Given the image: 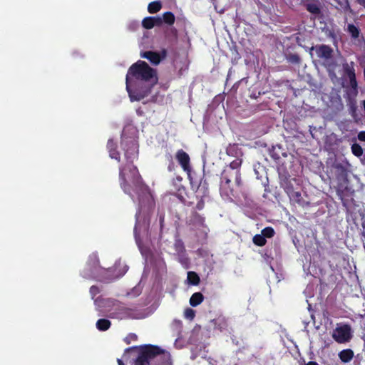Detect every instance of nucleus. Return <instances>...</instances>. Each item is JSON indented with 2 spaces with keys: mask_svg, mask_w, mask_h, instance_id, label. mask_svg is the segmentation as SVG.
Segmentation results:
<instances>
[{
  "mask_svg": "<svg viewBox=\"0 0 365 365\" xmlns=\"http://www.w3.org/2000/svg\"><path fill=\"white\" fill-rule=\"evenodd\" d=\"M120 143L124 150L126 163L119 167L120 186L125 193L131 195L133 191L138 195L139 208L135 214L136 222L134 227V235L138 241V229L140 225V219L143 218L149 225L150 216L155 207V200L149 187L143 182L138 168L133 164L134 160L138 157V145L136 140L133 138L122 135Z\"/></svg>",
  "mask_w": 365,
  "mask_h": 365,
  "instance_id": "f257e3e1",
  "label": "nucleus"
},
{
  "mask_svg": "<svg viewBox=\"0 0 365 365\" xmlns=\"http://www.w3.org/2000/svg\"><path fill=\"white\" fill-rule=\"evenodd\" d=\"M128 352L136 354L132 365H172L170 352L158 345L147 344L128 347L125 350L124 358Z\"/></svg>",
  "mask_w": 365,
  "mask_h": 365,
  "instance_id": "f03ea898",
  "label": "nucleus"
},
{
  "mask_svg": "<svg viewBox=\"0 0 365 365\" xmlns=\"http://www.w3.org/2000/svg\"><path fill=\"white\" fill-rule=\"evenodd\" d=\"M130 78L145 82L152 81V80L156 82L158 79L156 70L151 68L145 61L139 60L136 63H133L128 71L125 83L126 89L130 98L135 101H140L147 96L150 92V88H147L143 91L135 90L133 91V94H132V91L130 88Z\"/></svg>",
  "mask_w": 365,
  "mask_h": 365,
  "instance_id": "7ed1b4c3",
  "label": "nucleus"
},
{
  "mask_svg": "<svg viewBox=\"0 0 365 365\" xmlns=\"http://www.w3.org/2000/svg\"><path fill=\"white\" fill-rule=\"evenodd\" d=\"M241 165L242 160L237 158L230 163L229 166L224 170L222 174L221 190L227 195H235L234 190L230 186L231 178H233L235 179V185L237 187L241 188L242 187L240 173Z\"/></svg>",
  "mask_w": 365,
  "mask_h": 365,
  "instance_id": "20e7f679",
  "label": "nucleus"
},
{
  "mask_svg": "<svg viewBox=\"0 0 365 365\" xmlns=\"http://www.w3.org/2000/svg\"><path fill=\"white\" fill-rule=\"evenodd\" d=\"M204 177V173L198 175L196 172L187 177L191 188L197 193V198L198 196H202V198H204L209 194L208 182Z\"/></svg>",
  "mask_w": 365,
  "mask_h": 365,
  "instance_id": "39448f33",
  "label": "nucleus"
},
{
  "mask_svg": "<svg viewBox=\"0 0 365 365\" xmlns=\"http://www.w3.org/2000/svg\"><path fill=\"white\" fill-rule=\"evenodd\" d=\"M352 337L351 327L349 324H337L332 334V338L339 344L349 342Z\"/></svg>",
  "mask_w": 365,
  "mask_h": 365,
  "instance_id": "423d86ee",
  "label": "nucleus"
},
{
  "mask_svg": "<svg viewBox=\"0 0 365 365\" xmlns=\"http://www.w3.org/2000/svg\"><path fill=\"white\" fill-rule=\"evenodd\" d=\"M175 158L181 166L182 169L187 173V177L195 172L192 170L190 156L185 150L182 149L178 150L176 152Z\"/></svg>",
  "mask_w": 365,
  "mask_h": 365,
  "instance_id": "0eeeda50",
  "label": "nucleus"
},
{
  "mask_svg": "<svg viewBox=\"0 0 365 365\" xmlns=\"http://www.w3.org/2000/svg\"><path fill=\"white\" fill-rule=\"evenodd\" d=\"M119 311L120 314H121V319H140L145 317L144 313L137 308L122 307Z\"/></svg>",
  "mask_w": 365,
  "mask_h": 365,
  "instance_id": "6e6552de",
  "label": "nucleus"
},
{
  "mask_svg": "<svg viewBox=\"0 0 365 365\" xmlns=\"http://www.w3.org/2000/svg\"><path fill=\"white\" fill-rule=\"evenodd\" d=\"M311 50H314L317 57L319 58L328 60L331 58L333 56V49L331 48V46L326 44L312 46Z\"/></svg>",
  "mask_w": 365,
  "mask_h": 365,
  "instance_id": "1a4fd4ad",
  "label": "nucleus"
},
{
  "mask_svg": "<svg viewBox=\"0 0 365 365\" xmlns=\"http://www.w3.org/2000/svg\"><path fill=\"white\" fill-rule=\"evenodd\" d=\"M163 24V19L160 16H148L143 19L142 26L146 29H151L154 26H160Z\"/></svg>",
  "mask_w": 365,
  "mask_h": 365,
  "instance_id": "9d476101",
  "label": "nucleus"
},
{
  "mask_svg": "<svg viewBox=\"0 0 365 365\" xmlns=\"http://www.w3.org/2000/svg\"><path fill=\"white\" fill-rule=\"evenodd\" d=\"M140 56L143 58L148 59L153 65L157 66L160 61V55L159 53L152 51H147L142 52Z\"/></svg>",
  "mask_w": 365,
  "mask_h": 365,
  "instance_id": "9b49d317",
  "label": "nucleus"
},
{
  "mask_svg": "<svg viewBox=\"0 0 365 365\" xmlns=\"http://www.w3.org/2000/svg\"><path fill=\"white\" fill-rule=\"evenodd\" d=\"M175 195L185 205L191 206L194 204V201L190 200V197L187 195L184 186L179 187Z\"/></svg>",
  "mask_w": 365,
  "mask_h": 365,
  "instance_id": "f8f14e48",
  "label": "nucleus"
},
{
  "mask_svg": "<svg viewBox=\"0 0 365 365\" xmlns=\"http://www.w3.org/2000/svg\"><path fill=\"white\" fill-rule=\"evenodd\" d=\"M117 144L113 139H109L107 143V149L109 153V156L116 160L118 162L120 160V153L117 150Z\"/></svg>",
  "mask_w": 365,
  "mask_h": 365,
  "instance_id": "ddd939ff",
  "label": "nucleus"
},
{
  "mask_svg": "<svg viewBox=\"0 0 365 365\" xmlns=\"http://www.w3.org/2000/svg\"><path fill=\"white\" fill-rule=\"evenodd\" d=\"M88 269L91 274H94L101 268L100 262L96 255H93L89 257L88 264Z\"/></svg>",
  "mask_w": 365,
  "mask_h": 365,
  "instance_id": "4468645a",
  "label": "nucleus"
},
{
  "mask_svg": "<svg viewBox=\"0 0 365 365\" xmlns=\"http://www.w3.org/2000/svg\"><path fill=\"white\" fill-rule=\"evenodd\" d=\"M343 76L350 78L356 75L355 63L351 61L349 63L345 61L342 63Z\"/></svg>",
  "mask_w": 365,
  "mask_h": 365,
  "instance_id": "2eb2a0df",
  "label": "nucleus"
},
{
  "mask_svg": "<svg viewBox=\"0 0 365 365\" xmlns=\"http://www.w3.org/2000/svg\"><path fill=\"white\" fill-rule=\"evenodd\" d=\"M308 2L304 3V6L307 11L312 14L319 15L321 14V8L319 4L314 0H307Z\"/></svg>",
  "mask_w": 365,
  "mask_h": 365,
  "instance_id": "dca6fc26",
  "label": "nucleus"
},
{
  "mask_svg": "<svg viewBox=\"0 0 365 365\" xmlns=\"http://www.w3.org/2000/svg\"><path fill=\"white\" fill-rule=\"evenodd\" d=\"M338 356L341 362L349 363L353 359L354 352L351 349H346L339 351Z\"/></svg>",
  "mask_w": 365,
  "mask_h": 365,
  "instance_id": "f3484780",
  "label": "nucleus"
},
{
  "mask_svg": "<svg viewBox=\"0 0 365 365\" xmlns=\"http://www.w3.org/2000/svg\"><path fill=\"white\" fill-rule=\"evenodd\" d=\"M204 300V296L201 292H195L190 298V304L192 307H197Z\"/></svg>",
  "mask_w": 365,
  "mask_h": 365,
  "instance_id": "a211bd4d",
  "label": "nucleus"
},
{
  "mask_svg": "<svg viewBox=\"0 0 365 365\" xmlns=\"http://www.w3.org/2000/svg\"><path fill=\"white\" fill-rule=\"evenodd\" d=\"M190 221L194 225L203 226L205 223V217L196 211H192L190 216Z\"/></svg>",
  "mask_w": 365,
  "mask_h": 365,
  "instance_id": "6ab92c4d",
  "label": "nucleus"
},
{
  "mask_svg": "<svg viewBox=\"0 0 365 365\" xmlns=\"http://www.w3.org/2000/svg\"><path fill=\"white\" fill-rule=\"evenodd\" d=\"M111 325V322L106 319H100L96 322V328L101 331L108 330Z\"/></svg>",
  "mask_w": 365,
  "mask_h": 365,
  "instance_id": "aec40b11",
  "label": "nucleus"
},
{
  "mask_svg": "<svg viewBox=\"0 0 365 365\" xmlns=\"http://www.w3.org/2000/svg\"><path fill=\"white\" fill-rule=\"evenodd\" d=\"M292 181H296V179H287L284 180L283 182L282 183V187L284 188V191L287 195L290 194L294 190H295Z\"/></svg>",
  "mask_w": 365,
  "mask_h": 365,
  "instance_id": "412c9836",
  "label": "nucleus"
},
{
  "mask_svg": "<svg viewBox=\"0 0 365 365\" xmlns=\"http://www.w3.org/2000/svg\"><path fill=\"white\" fill-rule=\"evenodd\" d=\"M161 18L163 19V23L169 26L173 25L175 21V15L171 11L165 12Z\"/></svg>",
  "mask_w": 365,
  "mask_h": 365,
  "instance_id": "4be33fe9",
  "label": "nucleus"
},
{
  "mask_svg": "<svg viewBox=\"0 0 365 365\" xmlns=\"http://www.w3.org/2000/svg\"><path fill=\"white\" fill-rule=\"evenodd\" d=\"M347 31L352 38H358L360 35V29L353 24H349L347 26Z\"/></svg>",
  "mask_w": 365,
  "mask_h": 365,
  "instance_id": "5701e85b",
  "label": "nucleus"
},
{
  "mask_svg": "<svg viewBox=\"0 0 365 365\" xmlns=\"http://www.w3.org/2000/svg\"><path fill=\"white\" fill-rule=\"evenodd\" d=\"M187 281L192 285H197L200 282L199 275L192 271L187 272Z\"/></svg>",
  "mask_w": 365,
  "mask_h": 365,
  "instance_id": "b1692460",
  "label": "nucleus"
},
{
  "mask_svg": "<svg viewBox=\"0 0 365 365\" xmlns=\"http://www.w3.org/2000/svg\"><path fill=\"white\" fill-rule=\"evenodd\" d=\"M162 8V4L159 1H152L148 4V11L150 14H155Z\"/></svg>",
  "mask_w": 365,
  "mask_h": 365,
  "instance_id": "393cba45",
  "label": "nucleus"
},
{
  "mask_svg": "<svg viewBox=\"0 0 365 365\" xmlns=\"http://www.w3.org/2000/svg\"><path fill=\"white\" fill-rule=\"evenodd\" d=\"M339 6L340 10L343 12H351V8L349 4V0H334Z\"/></svg>",
  "mask_w": 365,
  "mask_h": 365,
  "instance_id": "a878e982",
  "label": "nucleus"
},
{
  "mask_svg": "<svg viewBox=\"0 0 365 365\" xmlns=\"http://www.w3.org/2000/svg\"><path fill=\"white\" fill-rule=\"evenodd\" d=\"M252 241L255 245H257L259 247H262V246L265 245L267 243L266 238L262 234L261 235H259V234L255 235L253 237Z\"/></svg>",
  "mask_w": 365,
  "mask_h": 365,
  "instance_id": "bb28decb",
  "label": "nucleus"
},
{
  "mask_svg": "<svg viewBox=\"0 0 365 365\" xmlns=\"http://www.w3.org/2000/svg\"><path fill=\"white\" fill-rule=\"evenodd\" d=\"M291 200H293L294 202L301 204L302 197L301 192L299 191L294 190L292 192L288 195Z\"/></svg>",
  "mask_w": 365,
  "mask_h": 365,
  "instance_id": "cd10ccee",
  "label": "nucleus"
},
{
  "mask_svg": "<svg viewBox=\"0 0 365 365\" xmlns=\"http://www.w3.org/2000/svg\"><path fill=\"white\" fill-rule=\"evenodd\" d=\"M351 152L355 156L360 157L363 155V148L359 144L354 143L351 145Z\"/></svg>",
  "mask_w": 365,
  "mask_h": 365,
  "instance_id": "c85d7f7f",
  "label": "nucleus"
},
{
  "mask_svg": "<svg viewBox=\"0 0 365 365\" xmlns=\"http://www.w3.org/2000/svg\"><path fill=\"white\" fill-rule=\"evenodd\" d=\"M261 234L265 237V238H271L272 237L274 234V230L272 227H266L261 231Z\"/></svg>",
  "mask_w": 365,
  "mask_h": 365,
  "instance_id": "c756f323",
  "label": "nucleus"
},
{
  "mask_svg": "<svg viewBox=\"0 0 365 365\" xmlns=\"http://www.w3.org/2000/svg\"><path fill=\"white\" fill-rule=\"evenodd\" d=\"M287 59L289 62L294 64H299L301 62V58L297 53H289L287 56Z\"/></svg>",
  "mask_w": 365,
  "mask_h": 365,
  "instance_id": "7c9ffc66",
  "label": "nucleus"
},
{
  "mask_svg": "<svg viewBox=\"0 0 365 365\" xmlns=\"http://www.w3.org/2000/svg\"><path fill=\"white\" fill-rule=\"evenodd\" d=\"M165 158H167V160L169 162V164H168V171H170V172L174 171L175 169V163L173 162L172 155L170 154V153H168L165 155Z\"/></svg>",
  "mask_w": 365,
  "mask_h": 365,
  "instance_id": "2f4dec72",
  "label": "nucleus"
},
{
  "mask_svg": "<svg viewBox=\"0 0 365 365\" xmlns=\"http://www.w3.org/2000/svg\"><path fill=\"white\" fill-rule=\"evenodd\" d=\"M349 81V86L356 92H357V81L356 75L354 76H351L350 78H348Z\"/></svg>",
  "mask_w": 365,
  "mask_h": 365,
  "instance_id": "473e14b6",
  "label": "nucleus"
},
{
  "mask_svg": "<svg viewBox=\"0 0 365 365\" xmlns=\"http://www.w3.org/2000/svg\"><path fill=\"white\" fill-rule=\"evenodd\" d=\"M185 315L187 319H192L195 316V312L193 309L187 308L185 311Z\"/></svg>",
  "mask_w": 365,
  "mask_h": 365,
  "instance_id": "72a5a7b5",
  "label": "nucleus"
},
{
  "mask_svg": "<svg viewBox=\"0 0 365 365\" xmlns=\"http://www.w3.org/2000/svg\"><path fill=\"white\" fill-rule=\"evenodd\" d=\"M158 217H159V223H160V232H162L163 227H164V221H165V214L161 212L158 213Z\"/></svg>",
  "mask_w": 365,
  "mask_h": 365,
  "instance_id": "f704fd0d",
  "label": "nucleus"
},
{
  "mask_svg": "<svg viewBox=\"0 0 365 365\" xmlns=\"http://www.w3.org/2000/svg\"><path fill=\"white\" fill-rule=\"evenodd\" d=\"M200 197V200H198L195 209L197 210H202L205 207V201L204 199L202 198V196H198Z\"/></svg>",
  "mask_w": 365,
  "mask_h": 365,
  "instance_id": "c9c22d12",
  "label": "nucleus"
},
{
  "mask_svg": "<svg viewBox=\"0 0 365 365\" xmlns=\"http://www.w3.org/2000/svg\"><path fill=\"white\" fill-rule=\"evenodd\" d=\"M100 292L99 288L97 286L93 285L90 288V293L93 297Z\"/></svg>",
  "mask_w": 365,
  "mask_h": 365,
  "instance_id": "e433bc0d",
  "label": "nucleus"
},
{
  "mask_svg": "<svg viewBox=\"0 0 365 365\" xmlns=\"http://www.w3.org/2000/svg\"><path fill=\"white\" fill-rule=\"evenodd\" d=\"M358 139H359L360 141H364V142H365V131H360V132L358 133Z\"/></svg>",
  "mask_w": 365,
  "mask_h": 365,
  "instance_id": "4c0bfd02",
  "label": "nucleus"
},
{
  "mask_svg": "<svg viewBox=\"0 0 365 365\" xmlns=\"http://www.w3.org/2000/svg\"><path fill=\"white\" fill-rule=\"evenodd\" d=\"M160 55L161 61L166 58L167 56V51L166 49H162L160 53H159Z\"/></svg>",
  "mask_w": 365,
  "mask_h": 365,
  "instance_id": "58836bf2",
  "label": "nucleus"
},
{
  "mask_svg": "<svg viewBox=\"0 0 365 365\" xmlns=\"http://www.w3.org/2000/svg\"><path fill=\"white\" fill-rule=\"evenodd\" d=\"M356 2L362 6L364 8H365V0H356Z\"/></svg>",
  "mask_w": 365,
  "mask_h": 365,
  "instance_id": "ea45409f",
  "label": "nucleus"
},
{
  "mask_svg": "<svg viewBox=\"0 0 365 365\" xmlns=\"http://www.w3.org/2000/svg\"><path fill=\"white\" fill-rule=\"evenodd\" d=\"M129 337H130V339L134 341L137 340L138 338L137 335L135 334H130Z\"/></svg>",
  "mask_w": 365,
  "mask_h": 365,
  "instance_id": "a19ab883",
  "label": "nucleus"
},
{
  "mask_svg": "<svg viewBox=\"0 0 365 365\" xmlns=\"http://www.w3.org/2000/svg\"><path fill=\"white\" fill-rule=\"evenodd\" d=\"M117 362L118 365H125L122 359H118Z\"/></svg>",
  "mask_w": 365,
  "mask_h": 365,
  "instance_id": "79ce46f5",
  "label": "nucleus"
},
{
  "mask_svg": "<svg viewBox=\"0 0 365 365\" xmlns=\"http://www.w3.org/2000/svg\"><path fill=\"white\" fill-rule=\"evenodd\" d=\"M307 365H319L316 361H309Z\"/></svg>",
  "mask_w": 365,
  "mask_h": 365,
  "instance_id": "37998d69",
  "label": "nucleus"
},
{
  "mask_svg": "<svg viewBox=\"0 0 365 365\" xmlns=\"http://www.w3.org/2000/svg\"><path fill=\"white\" fill-rule=\"evenodd\" d=\"M125 342H126L127 344H130V341H128V340H127V339H125Z\"/></svg>",
  "mask_w": 365,
  "mask_h": 365,
  "instance_id": "c03bdc74",
  "label": "nucleus"
}]
</instances>
